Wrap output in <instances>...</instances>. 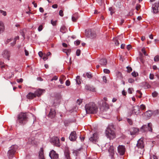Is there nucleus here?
<instances>
[{"label":"nucleus","instance_id":"f257e3e1","mask_svg":"<svg viewBox=\"0 0 159 159\" xmlns=\"http://www.w3.org/2000/svg\"><path fill=\"white\" fill-rule=\"evenodd\" d=\"M85 109L87 113L88 114L96 113L98 111V108L93 102H91L85 105Z\"/></svg>","mask_w":159,"mask_h":159},{"label":"nucleus","instance_id":"f03ea898","mask_svg":"<svg viewBox=\"0 0 159 159\" xmlns=\"http://www.w3.org/2000/svg\"><path fill=\"white\" fill-rule=\"evenodd\" d=\"M27 116L25 113H21L18 116L17 121L21 124H25L27 121Z\"/></svg>","mask_w":159,"mask_h":159},{"label":"nucleus","instance_id":"7ed1b4c3","mask_svg":"<svg viewBox=\"0 0 159 159\" xmlns=\"http://www.w3.org/2000/svg\"><path fill=\"white\" fill-rule=\"evenodd\" d=\"M105 133L107 137L110 139H113L116 137V135L114 130L111 129L109 127H108L107 128Z\"/></svg>","mask_w":159,"mask_h":159},{"label":"nucleus","instance_id":"20e7f679","mask_svg":"<svg viewBox=\"0 0 159 159\" xmlns=\"http://www.w3.org/2000/svg\"><path fill=\"white\" fill-rule=\"evenodd\" d=\"M17 148V146L16 145H13L11 147V149L8 152L7 156L9 159L12 158Z\"/></svg>","mask_w":159,"mask_h":159},{"label":"nucleus","instance_id":"39448f33","mask_svg":"<svg viewBox=\"0 0 159 159\" xmlns=\"http://www.w3.org/2000/svg\"><path fill=\"white\" fill-rule=\"evenodd\" d=\"M85 34L88 37L91 39L95 38L96 36L95 31L91 29L86 30H85Z\"/></svg>","mask_w":159,"mask_h":159},{"label":"nucleus","instance_id":"423d86ee","mask_svg":"<svg viewBox=\"0 0 159 159\" xmlns=\"http://www.w3.org/2000/svg\"><path fill=\"white\" fill-rule=\"evenodd\" d=\"M142 128L145 131L148 130L152 132V124L151 123H148V125H144L142 126Z\"/></svg>","mask_w":159,"mask_h":159},{"label":"nucleus","instance_id":"0eeeda50","mask_svg":"<svg viewBox=\"0 0 159 159\" xmlns=\"http://www.w3.org/2000/svg\"><path fill=\"white\" fill-rule=\"evenodd\" d=\"M98 134L96 133L93 134V136L89 139V140L94 143H96L98 142Z\"/></svg>","mask_w":159,"mask_h":159},{"label":"nucleus","instance_id":"6e6552de","mask_svg":"<svg viewBox=\"0 0 159 159\" xmlns=\"http://www.w3.org/2000/svg\"><path fill=\"white\" fill-rule=\"evenodd\" d=\"M52 141L53 144L55 146L57 147H60V146L59 139L57 137H54L52 138Z\"/></svg>","mask_w":159,"mask_h":159},{"label":"nucleus","instance_id":"1a4fd4ad","mask_svg":"<svg viewBox=\"0 0 159 159\" xmlns=\"http://www.w3.org/2000/svg\"><path fill=\"white\" fill-rule=\"evenodd\" d=\"M49 156L51 159H58V155L56 153L55 151L53 150H52L49 154Z\"/></svg>","mask_w":159,"mask_h":159},{"label":"nucleus","instance_id":"9d476101","mask_svg":"<svg viewBox=\"0 0 159 159\" xmlns=\"http://www.w3.org/2000/svg\"><path fill=\"white\" fill-rule=\"evenodd\" d=\"M118 151L121 155H123L125 152V146L123 145H119L118 147Z\"/></svg>","mask_w":159,"mask_h":159},{"label":"nucleus","instance_id":"9b49d317","mask_svg":"<svg viewBox=\"0 0 159 159\" xmlns=\"http://www.w3.org/2000/svg\"><path fill=\"white\" fill-rule=\"evenodd\" d=\"M2 55L3 57L8 59L9 60V57L10 56V52L7 50H4L2 53Z\"/></svg>","mask_w":159,"mask_h":159},{"label":"nucleus","instance_id":"f8f14e48","mask_svg":"<svg viewBox=\"0 0 159 159\" xmlns=\"http://www.w3.org/2000/svg\"><path fill=\"white\" fill-rule=\"evenodd\" d=\"M77 136L76 132L75 131L72 132L69 137V139L71 141H75L76 139Z\"/></svg>","mask_w":159,"mask_h":159},{"label":"nucleus","instance_id":"ddd939ff","mask_svg":"<svg viewBox=\"0 0 159 159\" xmlns=\"http://www.w3.org/2000/svg\"><path fill=\"white\" fill-rule=\"evenodd\" d=\"M129 131L131 135H133L137 133L139 131V129L137 128L133 127L129 129Z\"/></svg>","mask_w":159,"mask_h":159},{"label":"nucleus","instance_id":"4468645a","mask_svg":"<svg viewBox=\"0 0 159 159\" xmlns=\"http://www.w3.org/2000/svg\"><path fill=\"white\" fill-rule=\"evenodd\" d=\"M108 152L110 156L112 158L114 154V147L112 145L110 146L108 149Z\"/></svg>","mask_w":159,"mask_h":159},{"label":"nucleus","instance_id":"2eb2a0df","mask_svg":"<svg viewBox=\"0 0 159 159\" xmlns=\"http://www.w3.org/2000/svg\"><path fill=\"white\" fill-rule=\"evenodd\" d=\"M139 107L136 106L132 108V113L137 115L139 113Z\"/></svg>","mask_w":159,"mask_h":159},{"label":"nucleus","instance_id":"dca6fc26","mask_svg":"<svg viewBox=\"0 0 159 159\" xmlns=\"http://www.w3.org/2000/svg\"><path fill=\"white\" fill-rule=\"evenodd\" d=\"M56 115V112L54 110L51 109L48 116L51 118H54Z\"/></svg>","mask_w":159,"mask_h":159},{"label":"nucleus","instance_id":"f3484780","mask_svg":"<svg viewBox=\"0 0 159 159\" xmlns=\"http://www.w3.org/2000/svg\"><path fill=\"white\" fill-rule=\"evenodd\" d=\"M107 63V61L105 58L101 59L99 61V64L102 66H105Z\"/></svg>","mask_w":159,"mask_h":159},{"label":"nucleus","instance_id":"a211bd4d","mask_svg":"<svg viewBox=\"0 0 159 159\" xmlns=\"http://www.w3.org/2000/svg\"><path fill=\"white\" fill-rule=\"evenodd\" d=\"M36 97L35 94L34 93H29L26 96L27 98L29 99H32Z\"/></svg>","mask_w":159,"mask_h":159},{"label":"nucleus","instance_id":"6ab92c4d","mask_svg":"<svg viewBox=\"0 0 159 159\" xmlns=\"http://www.w3.org/2000/svg\"><path fill=\"white\" fill-rule=\"evenodd\" d=\"M137 146L139 148H143L144 147L143 142L141 139L139 140L138 141Z\"/></svg>","mask_w":159,"mask_h":159},{"label":"nucleus","instance_id":"aec40b11","mask_svg":"<svg viewBox=\"0 0 159 159\" xmlns=\"http://www.w3.org/2000/svg\"><path fill=\"white\" fill-rule=\"evenodd\" d=\"M44 91V90L43 89H39L36 90L34 92V93L36 96L39 97L42 95L43 92Z\"/></svg>","mask_w":159,"mask_h":159},{"label":"nucleus","instance_id":"412c9836","mask_svg":"<svg viewBox=\"0 0 159 159\" xmlns=\"http://www.w3.org/2000/svg\"><path fill=\"white\" fill-rule=\"evenodd\" d=\"M79 17L78 13H75L72 16V20L73 22H76Z\"/></svg>","mask_w":159,"mask_h":159},{"label":"nucleus","instance_id":"4be33fe9","mask_svg":"<svg viewBox=\"0 0 159 159\" xmlns=\"http://www.w3.org/2000/svg\"><path fill=\"white\" fill-rule=\"evenodd\" d=\"M64 154L66 159H71L70 157V151L68 149H67L65 150Z\"/></svg>","mask_w":159,"mask_h":159},{"label":"nucleus","instance_id":"5701e85b","mask_svg":"<svg viewBox=\"0 0 159 159\" xmlns=\"http://www.w3.org/2000/svg\"><path fill=\"white\" fill-rule=\"evenodd\" d=\"M43 148H41L39 152V156L40 159H44L43 154Z\"/></svg>","mask_w":159,"mask_h":159},{"label":"nucleus","instance_id":"b1692460","mask_svg":"<svg viewBox=\"0 0 159 159\" xmlns=\"http://www.w3.org/2000/svg\"><path fill=\"white\" fill-rule=\"evenodd\" d=\"M35 138L34 137H31L28 139L27 142L28 144H35Z\"/></svg>","mask_w":159,"mask_h":159},{"label":"nucleus","instance_id":"393cba45","mask_svg":"<svg viewBox=\"0 0 159 159\" xmlns=\"http://www.w3.org/2000/svg\"><path fill=\"white\" fill-rule=\"evenodd\" d=\"M4 25L2 21H0V34L4 30Z\"/></svg>","mask_w":159,"mask_h":159},{"label":"nucleus","instance_id":"a878e982","mask_svg":"<svg viewBox=\"0 0 159 159\" xmlns=\"http://www.w3.org/2000/svg\"><path fill=\"white\" fill-rule=\"evenodd\" d=\"M102 107H103L104 110L108 109L109 107V105L105 102H104L102 103L101 108Z\"/></svg>","mask_w":159,"mask_h":159},{"label":"nucleus","instance_id":"bb28decb","mask_svg":"<svg viewBox=\"0 0 159 159\" xmlns=\"http://www.w3.org/2000/svg\"><path fill=\"white\" fill-rule=\"evenodd\" d=\"M144 114L145 116H147L148 117H149L151 116H152V113L151 111H146L145 113Z\"/></svg>","mask_w":159,"mask_h":159},{"label":"nucleus","instance_id":"cd10ccee","mask_svg":"<svg viewBox=\"0 0 159 159\" xmlns=\"http://www.w3.org/2000/svg\"><path fill=\"white\" fill-rule=\"evenodd\" d=\"M63 51L66 53V55L68 56L70 55V52H71L70 49H63Z\"/></svg>","mask_w":159,"mask_h":159},{"label":"nucleus","instance_id":"c85d7f7f","mask_svg":"<svg viewBox=\"0 0 159 159\" xmlns=\"http://www.w3.org/2000/svg\"><path fill=\"white\" fill-rule=\"evenodd\" d=\"M85 88L87 90H89L90 91H94V89L92 88L90 86L88 85H86L85 86Z\"/></svg>","mask_w":159,"mask_h":159},{"label":"nucleus","instance_id":"c756f323","mask_svg":"<svg viewBox=\"0 0 159 159\" xmlns=\"http://www.w3.org/2000/svg\"><path fill=\"white\" fill-rule=\"evenodd\" d=\"M109 11H110V14L112 15L114 13L115 11L114 8L112 7H110L109 8Z\"/></svg>","mask_w":159,"mask_h":159},{"label":"nucleus","instance_id":"7c9ffc66","mask_svg":"<svg viewBox=\"0 0 159 159\" xmlns=\"http://www.w3.org/2000/svg\"><path fill=\"white\" fill-rule=\"evenodd\" d=\"M66 29L65 27L64 26H62L60 29V31L63 33H64L66 32Z\"/></svg>","mask_w":159,"mask_h":159},{"label":"nucleus","instance_id":"2f4dec72","mask_svg":"<svg viewBox=\"0 0 159 159\" xmlns=\"http://www.w3.org/2000/svg\"><path fill=\"white\" fill-rule=\"evenodd\" d=\"M83 76L84 77H85L86 76H87V77L89 78H91L92 77L91 74L89 73H87L85 74H83Z\"/></svg>","mask_w":159,"mask_h":159},{"label":"nucleus","instance_id":"473e14b6","mask_svg":"<svg viewBox=\"0 0 159 159\" xmlns=\"http://www.w3.org/2000/svg\"><path fill=\"white\" fill-rule=\"evenodd\" d=\"M80 149H77L76 150H74L73 151V153L75 154V156H77L78 154L79 153V152L80 151Z\"/></svg>","mask_w":159,"mask_h":159},{"label":"nucleus","instance_id":"72a5a7b5","mask_svg":"<svg viewBox=\"0 0 159 159\" xmlns=\"http://www.w3.org/2000/svg\"><path fill=\"white\" fill-rule=\"evenodd\" d=\"M76 82L77 84H81V82L80 80V77L79 76H77L76 78Z\"/></svg>","mask_w":159,"mask_h":159},{"label":"nucleus","instance_id":"f704fd0d","mask_svg":"<svg viewBox=\"0 0 159 159\" xmlns=\"http://www.w3.org/2000/svg\"><path fill=\"white\" fill-rule=\"evenodd\" d=\"M19 39V36H17L16 37L15 39L14 40V41H13V42L12 43H11V45L12 46L14 45L16 43V39Z\"/></svg>","mask_w":159,"mask_h":159},{"label":"nucleus","instance_id":"c9c22d12","mask_svg":"<svg viewBox=\"0 0 159 159\" xmlns=\"http://www.w3.org/2000/svg\"><path fill=\"white\" fill-rule=\"evenodd\" d=\"M83 99H78L77 101V104L78 105H80L81 103H82Z\"/></svg>","mask_w":159,"mask_h":159},{"label":"nucleus","instance_id":"e433bc0d","mask_svg":"<svg viewBox=\"0 0 159 159\" xmlns=\"http://www.w3.org/2000/svg\"><path fill=\"white\" fill-rule=\"evenodd\" d=\"M57 22V21L56 20L54 21L53 20H51V23L53 26H55L56 25Z\"/></svg>","mask_w":159,"mask_h":159},{"label":"nucleus","instance_id":"4c0bfd02","mask_svg":"<svg viewBox=\"0 0 159 159\" xmlns=\"http://www.w3.org/2000/svg\"><path fill=\"white\" fill-rule=\"evenodd\" d=\"M134 89L132 88H129L128 90V92L129 94H132V91H134Z\"/></svg>","mask_w":159,"mask_h":159},{"label":"nucleus","instance_id":"58836bf2","mask_svg":"<svg viewBox=\"0 0 159 159\" xmlns=\"http://www.w3.org/2000/svg\"><path fill=\"white\" fill-rule=\"evenodd\" d=\"M0 13L2 14L4 16H5L7 15V12L6 11L2 10H0Z\"/></svg>","mask_w":159,"mask_h":159},{"label":"nucleus","instance_id":"ea45409f","mask_svg":"<svg viewBox=\"0 0 159 159\" xmlns=\"http://www.w3.org/2000/svg\"><path fill=\"white\" fill-rule=\"evenodd\" d=\"M158 95V93L156 91L152 93V96L153 97H157Z\"/></svg>","mask_w":159,"mask_h":159},{"label":"nucleus","instance_id":"a19ab883","mask_svg":"<svg viewBox=\"0 0 159 159\" xmlns=\"http://www.w3.org/2000/svg\"><path fill=\"white\" fill-rule=\"evenodd\" d=\"M131 75L133 76L136 77L137 75H138V74L137 72L134 71L132 73Z\"/></svg>","mask_w":159,"mask_h":159},{"label":"nucleus","instance_id":"79ce46f5","mask_svg":"<svg viewBox=\"0 0 159 159\" xmlns=\"http://www.w3.org/2000/svg\"><path fill=\"white\" fill-rule=\"evenodd\" d=\"M154 60L155 61H159V56L157 55L155 56L154 58Z\"/></svg>","mask_w":159,"mask_h":159},{"label":"nucleus","instance_id":"37998d69","mask_svg":"<svg viewBox=\"0 0 159 159\" xmlns=\"http://www.w3.org/2000/svg\"><path fill=\"white\" fill-rule=\"evenodd\" d=\"M127 72L128 73L130 72L132 70V68L128 66L127 67Z\"/></svg>","mask_w":159,"mask_h":159},{"label":"nucleus","instance_id":"c03bdc74","mask_svg":"<svg viewBox=\"0 0 159 159\" xmlns=\"http://www.w3.org/2000/svg\"><path fill=\"white\" fill-rule=\"evenodd\" d=\"M142 52L145 56L148 55L146 53V51L145 50V48H143L142 49Z\"/></svg>","mask_w":159,"mask_h":159},{"label":"nucleus","instance_id":"a18cd8bd","mask_svg":"<svg viewBox=\"0 0 159 159\" xmlns=\"http://www.w3.org/2000/svg\"><path fill=\"white\" fill-rule=\"evenodd\" d=\"M59 15L61 16H64V14L63 11L62 10H60L59 12Z\"/></svg>","mask_w":159,"mask_h":159},{"label":"nucleus","instance_id":"49530a36","mask_svg":"<svg viewBox=\"0 0 159 159\" xmlns=\"http://www.w3.org/2000/svg\"><path fill=\"white\" fill-rule=\"evenodd\" d=\"M104 73L106 74H109L110 72V71L107 69H104L103 70Z\"/></svg>","mask_w":159,"mask_h":159},{"label":"nucleus","instance_id":"de8ad7c7","mask_svg":"<svg viewBox=\"0 0 159 159\" xmlns=\"http://www.w3.org/2000/svg\"><path fill=\"white\" fill-rule=\"evenodd\" d=\"M58 78V77L57 76H55L51 80V81H52L53 80H57Z\"/></svg>","mask_w":159,"mask_h":159},{"label":"nucleus","instance_id":"09e8293b","mask_svg":"<svg viewBox=\"0 0 159 159\" xmlns=\"http://www.w3.org/2000/svg\"><path fill=\"white\" fill-rule=\"evenodd\" d=\"M140 7L141 6L140 5L137 4L136 7V9L137 11H138L140 9Z\"/></svg>","mask_w":159,"mask_h":159},{"label":"nucleus","instance_id":"8fccbe9b","mask_svg":"<svg viewBox=\"0 0 159 159\" xmlns=\"http://www.w3.org/2000/svg\"><path fill=\"white\" fill-rule=\"evenodd\" d=\"M140 109L144 110L145 108V106L144 105L142 104L140 105Z\"/></svg>","mask_w":159,"mask_h":159},{"label":"nucleus","instance_id":"3c124183","mask_svg":"<svg viewBox=\"0 0 159 159\" xmlns=\"http://www.w3.org/2000/svg\"><path fill=\"white\" fill-rule=\"evenodd\" d=\"M134 80L132 78H129L128 79V82L129 83H132L134 82Z\"/></svg>","mask_w":159,"mask_h":159},{"label":"nucleus","instance_id":"603ef678","mask_svg":"<svg viewBox=\"0 0 159 159\" xmlns=\"http://www.w3.org/2000/svg\"><path fill=\"white\" fill-rule=\"evenodd\" d=\"M43 28V25H40L38 28V30L39 31H40L42 30Z\"/></svg>","mask_w":159,"mask_h":159},{"label":"nucleus","instance_id":"864d4df0","mask_svg":"<svg viewBox=\"0 0 159 159\" xmlns=\"http://www.w3.org/2000/svg\"><path fill=\"white\" fill-rule=\"evenodd\" d=\"M80 54V50L79 49H78L76 52V54L77 56H79Z\"/></svg>","mask_w":159,"mask_h":159},{"label":"nucleus","instance_id":"5fc2aeb1","mask_svg":"<svg viewBox=\"0 0 159 159\" xmlns=\"http://www.w3.org/2000/svg\"><path fill=\"white\" fill-rule=\"evenodd\" d=\"M137 93H139L140 94V95L138 96V97L139 98H141L142 97V93L140 92V91L139 90H137Z\"/></svg>","mask_w":159,"mask_h":159},{"label":"nucleus","instance_id":"6e6d98bb","mask_svg":"<svg viewBox=\"0 0 159 159\" xmlns=\"http://www.w3.org/2000/svg\"><path fill=\"white\" fill-rule=\"evenodd\" d=\"M74 43L76 45H78L80 44V41L79 40H77Z\"/></svg>","mask_w":159,"mask_h":159},{"label":"nucleus","instance_id":"4d7b16f0","mask_svg":"<svg viewBox=\"0 0 159 159\" xmlns=\"http://www.w3.org/2000/svg\"><path fill=\"white\" fill-rule=\"evenodd\" d=\"M127 121L130 125H132V121L131 120L128 118L127 119Z\"/></svg>","mask_w":159,"mask_h":159},{"label":"nucleus","instance_id":"13d9d810","mask_svg":"<svg viewBox=\"0 0 159 159\" xmlns=\"http://www.w3.org/2000/svg\"><path fill=\"white\" fill-rule=\"evenodd\" d=\"M102 79L103 82L105 83H106L107 81L106 77L105 76H103V77Z\"/></svg>","mask_w":159,"mask_h":159},{"label":"nucleus","instance_id":"bf43d9fd","mask_svg":"<svg viewBox=\"0 0 159 159\" xmlns=\"http://www.w3.org/2000/svg\"><path fill=\"white\" fill-rule=\"evenodd\" d=\"M114 41H115V44L116 45H119V41L117 40L114 39Z\"/></svg>","mask_w":159,"mask_h":159},{"label":"nucleus","instance_id":"052dcab7","mask_svg":"<svg viewBox=\"0 0 159 159\" xmlns=\"http://www.w3.org/2000/svg\"><path fill=\"white\" fill-rule=\"evenodd\" d=\"M66 84L67 86H69L70 84V82L69 80H67L66 81Z\"/></svg>","mask_w":159,"mask_h":159},{"label":"nucleus","instance_id":"680f3d73","mask_svg":"<svg viewBox=\"0 0 159 159\" xmlns=\"http://www.w3.org/2000/svg\"><path fill=\"white\" fill-rule=\"evenodd\" d=\"M52 7L53 8H57L58 7V5L57 4H54L52 6Z\"/></svg>","mask_w":159,"mask_h":159},{"label":"nucleus","instance_id":"e2e57ef3","mask_svg":"<svg viewBox=\"0 0 159 159\" xmlns=\"http://www.w3.org/2000/svg\"><path fill=\"white\" fill-rule=\"evenodd\" d=\"M23 81L22 79L21 78L20 79H17L16 80V81L18 83L22 82Z\"/></svg>","mask_w":159,"mask_h":159},{"label":"nucleus","instance_id":"0e129e2a","mask_svg":"<svg viewBox=\"0 0 159 159\" xmlns=\"http://www.w3.org/2000/svg\"><path fill=\"white\" fill-rule=\"evenodd\" d=\"M38 54L40 57H42L43 56V53L42 52L40 51L39 52Z\"/></svg>","mask_w":159,"mask_h":159},{"label":"nucleus","instance_id":"69168bd1","mask_svg":"<svg viewBox=\"0 0 159 159\" xmlns=\"http://www.w3.org/2000/svg\"><path fill=\"white\" fill-rule=\"evenodd\" d=\"M149 78L151 80H152L154 78V75L152 74H150Z\"/></svg>","mask_w":159,"mask_h":159},{"label":"nucleus","instance_id":"338daca9","mask_svg":"<svg viewBox=\"0 0 159 159\" xmlns=\"http://www.w3.org/2000/svg\"><path fill=\"white\" fill-rule=\"evenodd\" d=\"M25 55L26 56H28L29 55V53L28 51H27L26 49H25Z\"/></svg>","mask_w":159,"mask_h":159},{"label":"nucleus","instance_id":"774afa93","mask_svg":"<svg viewBox=\"0 0 159 159\" xmlns=\"http://www.w3.org/2000/svg\"><path fill=\"white\" fill-rule=\"evenodd\" d=\"M48 59V57L47 56L45 55L43 57V59L44 61Z\"/></svg>","mask_w":159,"mask_h":159}]
</instances>
